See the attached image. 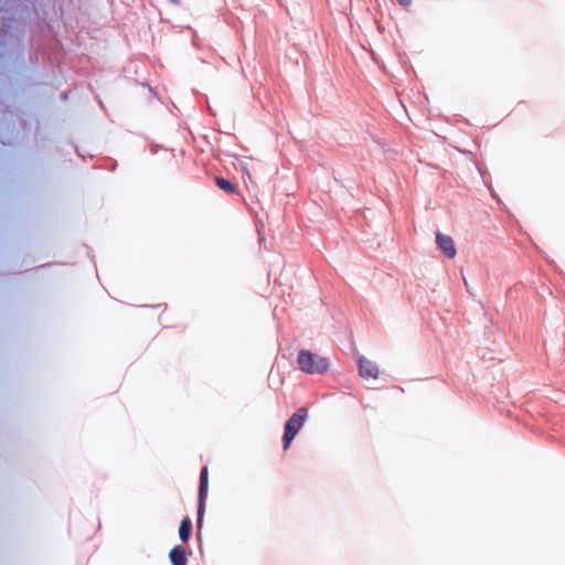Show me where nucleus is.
Wrapping results in <instances>:
<instances>
[{"mask_svg": "<svg viewBox=\"0 0 565 565\" xmlns=\"http://www.w3.org/2000/svg\"><path fill=\"white\" fill-rule=\"evenodd\" d=\"M298 365L302 372L308 374H321L328 371V359L312 353L308 350H300L298 353Z\"/></svg>", "mask_w": 565, "mask_h": 565, "instance_id": "obj_1", "label": "nucleus"}, {"mask_svg": "<svg viewBox=\"0 0 565 565\" xmlns=\"http://www.w3.org/2000/svg\"><path fill=\"white\" fill-rule=\"evenodd\" d=\"M308 417V411L305 407L298 408L286 422L282 436V449L287 450L290 444L302 428Z\"/></svg>", "mask_w": 565, "mask_h": 565, "instance_id": "obj_2", "label": "nucleus"}, {"mask_svg": "<svg viewBox=\"0 0 565 565\" xmlns=\"http://www.w3.org/2000/svg\"><path fill=\"white\" fill-rule=\"evenodd\" d=\"M209 488V470L207 467H203L200 475V488H199V510H198V526L201 527L203 514L205 510V500Z\"/></svg>", "mask_w": 565, "mask_h": 565, "instance_id": "obj_3", "label": "nucleus"}, {"mask_svg": "<svg viewBox=\"0 0 565 565\" xmlns=\"http://www.w3.org/2000/svg\"><path fill=\"white\" fill-rule=\"evenodd\" d=\"M436 243L438 248L450 259L457 255V249L454 239L443 233H437Z\"/></svg>", "mask_w": 565, "mask_h": 565, "instance_id": "obj_4", "label": "nucleus"}, {"mask_svg": "<svg viewBox=\"0 0 565 565\" xmlns=\"http://www.w3.org/2000/svg\"><path fill=\"white\" fill-rule=\"evenodd\" d=\"M359 373L364 379H377L379 369L373 361L361 356L359 359Z\"/></svg>", "mask_w": 565, "mask_h": 565, "instance_id": "obj_5", "label": "nucleus"}, {"mask_svg": "<svg viewBox=\"0 0 565 565\" xmlns=\"http://www.w3.org/2000/svg\"><path fill=\"white\" fill-rule=\"evenodd\" d=\"M169 558L172 563V565H186L188 558L185 555V551L181 546H174L171 548L169 553Z\"/></svg>", "mask_w": 565, "mask_h": 565, "instance_id": "obj_6", "label": "nucleus"}, {"mask_svg": "<svg viewBox=\"0 0 565 565\" xmlns=\"http://www.w3.org/2000/svg\"><path fill=\"white\" fill-rule=\"evenodd\" d=\"M191 533H192V522L188 516H185L181 520V523L179 526L180 540L183 543H186L189 541V539L191 537Z\"/></svg>", "mask_w": 565, "mask_h": 565, "instance_id": "obj_7", "label": "nucleus"}, {"mask_svg": "<svg viewBox=\"0 0 565 565\" xmlns=\"http://www.w3.org/2000/svg\"><path fill=\"white\" fill-rule=\"evenodd\" d=\"M215 183L217 184V186L223 190L224 192L226 193H235L236 192V186L227 179H224V178H221V177H216L215 178Z\"/></svg>", "mask_w": 565, "mask_h": 565, "instance_id": "obj_8", "label": "nucleus"}, {"mask_svg": "<svg viewBox=\"0 0 565 565\" xmlns=\"http://www.w3.org/2000/svg\"><path fill=\"white\" fill-rule=\"evenodd\" d=\"M399 4L407 7L411 4L412 0H397Z\"/></svg>", "mask_w": 565, "mask_h": 565, "instance_id": "obj_9", "label": "nucleus"}, {"mask_svg": "<svg viewBox=\"0 0 565 565\" xmlns=\"http://www.w3.org/2000/svg\"><path fill=\"white\" fill-rule=\"evenodd\" d=\"M171 3L175 4V6H179L180 4V0H170Z\"/></svg>", "mask_w": 565, "mask_h": 565, "instance_id": "obj_10", "label": "nucleus"}]
</instances>
